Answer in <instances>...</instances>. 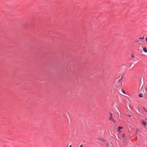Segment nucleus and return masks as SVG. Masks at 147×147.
Masks as SVG:
<instances>
[{"label":"nucleus","instance_id":"nucleus-4","mask_svg":"<svg viewBox=\"0 0 147 147\" xmlns=\"http://www.w3.org/2000/svg\"><path fill=\"white\" fill-rule=\"evenodd\" d=\"M139 96L140 97V98H142L143 97V94L142 93H141L139 95Z\"/></svg>","mask_w":147,"mask_h":147},{"label":"nucleus","instance_id":"nucleus-12","mask_svg":"<svg viewBox=\"0 0 147 147\" xmlns=\"http://www.w3.org/2000/svg\"><path fill=\"white\" fill-rule=\"evenodd\" d=\"M123 78V76H122L121 77V78L120 79V80H119V82H121V80L122 79V78Z\"/></svg>","mask_w":147,"mask_h":147},{"label":"nucleus","instance_id":"nucleus-11","mask_svg":"<svg viewBox=\"0 0 147 147\" xmlns=\"http://www.w3.org/2000/svg\"><path fill=\"white\" fill-rule=\"evenodd\" d=\"M143 109L144 110L145 112H146L147 113V111L146 109H145L144 108Z\"/></svg>","mask_w":147,"mask_h":147},{"label":"nucleus","instance_id":"nucleus-20","mask_svg":"<svg viewBox=\"0 0 147 147\" xmlns=\"http://www.w3.org/2000/svg\"><path fill=\"white\" fill-rule=\"evenodd\" d=\"M71 147V145L69 146V147Z\"/></svg>","mask_w":147,"mask_h":147},{"label":"nucleus","instance_id":"nucleus-7","mask_svg":"<svg viewBox=\"0 0 147 147\" xmlns=\"http://www.w3.org/2000/svg\"><path fill=\"white\" fill-rule=\"evenodd\" d=\"M122 127H118V131H120V129H122Z\"/></svg>","mask_w":147,"mask_h":147},{"label":"nucleus","instance_id":"nucleus-10","mask_svg":"<svg viewBox=\"0 0 147 147\" xmlns=\"http://www.w3.org/2000/svg\"><path fill=\"white\" fill-rule=\"evenodd\" d=\"M139 39H144V37H142V38H139Z\"/></svg>","mask_w":147,"mask_h":147},{"label":"nucleus","instance_id":"nucleus-17","mask_svg":"<svg viewBox=\"0 0 147 147\" xmlns=\"http://www.w3.org/2000/svg\"><path fill=\"white\" fill-rule=\"evenodd\" d=\"M134 63H132V64L131 65V66H130V67L131 66H132V64H133Z\"/></svg>","mask_w":147,"mask_h":147},{"label":"nucleus","instance_id":"nucleus-8","mask_svg":"<svg viewBox=\"0 0 147 147\" xmlns=\"http://www.w3.org/2000/svg\"><path fill=\"white\" fill-rule=\"evenodd\" d=\"M98 140H101L103 142L105 141V140H103V139H102V138H99V139H98Z\"/></svg>","mask_w":147,"mask_h":147},{"label":"nucleus","instance_id":"nucleus-2","mask_svg":"<svg viewBox=\"0 0 147 147\" xmlns=\"http://www.w3.org/2000/svg\"><path fill=\"white\" fill-rule=\"evenodd\" d=\"M110 117L109 118V120L115 122V121L112 117L113 114L111 113H110Z\"/></svg>","mask_w":147,"mask_h":147},{"label":"nucleus","instance_id":"nucleus-19","mask_svg":"<svg viewBox=\"0 0 147 147\" xmlns=\"http://www.w3.org/2000/svg\"><path fill=\"white\" fill-rule=\"evenodd\" d=\"M138 129H137V131H136V134H137V131H138Z\"/></svg>","mask_w":147,"mask_h":147},{"label":"nucleus","instance_id":"nucleus-6","mask_svg":"<svg viewBox=\"0 0 147 147\" xmlns=\"http://www.w3.org/2000/svg\"><path fill=\"white\" fill-rule=\"evenodd\" d=\"M122 94H121L122 95H124V94H126V93L125 92V91L123 90H122Z\"/></svg>","mask_w":147,"mask_h":147},{"label":"nucleus","instance_id":"nucleus-16","mask_svg":"<svg viewBox=\"0 0 147 147\" xmlns=\"http://www.w3.org/2000/svg\"><path fill=\"white\" fill-rule=\"evenodd\" d=\"M131 57H134L133 54H132V56Z\"/></svg>","mask_w":147,"mask_h":147},{"label":"nucleus","instance_id":"nucleus-5","mask_svg":"<svg viewBox=\"0 0 147 147\" xmlns=\"http://www.w3.org/2000/svg\"><path fill=\"white\" fill-rule=\"evenodd\" d=\"M142 124L144 126H145L146 124V123L144 121H143Z\"/></svg>","mask_w":147,"mask_h":147},{"label":"nucleus","instance_id":"nucleus-14","mask_svg":"<svg viewBox=\"0 0 147 147\" xmlns=\"http://www.w3.org/2000/svg\"><path fill=\"white\" fill-rule=\"evenodd\" d=\"M122 136H123V138L124 137H125V135H124V134H123Z\"/></svg>","mask_w":147,"mask_h":147},{"label":"nucleus","instance_id":"nucleus-9","mask_svg":"<svg viewBox=\"0 0 147 147\" xmlns=\"http://www.w3.org/2000/svg\"><path fill=\"white\" fill-rule=\"evenodd\" d=\"M107 145L108 147H110V145L109 144H107Z\"/></svg>","mask_w":147,"mask_h":147},{"label":"nucleus","instance_id":"nucleus-18","mask_svg":"<svg viewBox=\"0 0 147 147\" xmlns=\"http://www.w3.org/2000/svg\"><path fill=\"white\" fill-rule=\"evenodd\" d=\"M128 116L129 117H131V116L130 115H129Z\"/></svg>","mask_w":147,"mask_h":147},{"label":"nucleus","instance_id":"nucleus-3","mask_svg":"<svg viewBox=\"0 0 147 147\" xmlns=\"http://www.w3.org/2000/svg\"><path fill=\"white\" fill-rule=\"evenodd\" d=\"M143 50L145 52L147 53V49L145 47H144L143 49Z\"/></svg>","mask_w":147,"mask_h":147},{"label":"nucleus","instance_id":"nucleus-13","mask_svg":"<svg viewBox=\"0 0 147 147\" xmlns=\"http://www.w3.org/2000/svg\"><path fill=\"white\" fill-rule=\"evenodd\" d=\"M79 147H83V146L82 144H81L79 146Z\"/></svg>","mask_w":147,"mask_h":147},{"label":"nucleus","instance_id":"nucleus-15","mask_svg":"<svg viewBox=\"0 0 147 147\" xmlns=\"http://www.w3.org/2000/svg\"><path fill=\"white\" fill-rule=\"evenodd\" d=\"M145 39H146V41H147V37H146L145 38Z\"/></svg>","mask_w":147,"mask_h":147},{"label":"nucleus","instance_id":"nucleus-1","mask_svg":"<svg viewBox=\"0 0 147 147\" xmlns=\"http://www.w3.org/2000/svg\"><path fill=\"white\" fill-rule=\"evenodd\" d=\"M144 84V80L143 79L142 80L141 79L140 83V86L139 87V89L140 91V90H142V88L143 87Z\"/></svg>","mask_w":147,"mask_h":147}]
</instances>
